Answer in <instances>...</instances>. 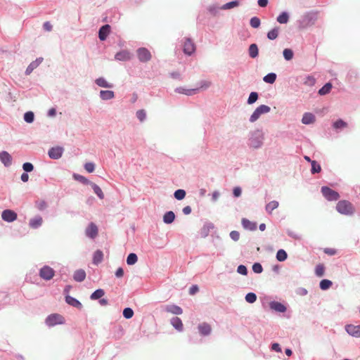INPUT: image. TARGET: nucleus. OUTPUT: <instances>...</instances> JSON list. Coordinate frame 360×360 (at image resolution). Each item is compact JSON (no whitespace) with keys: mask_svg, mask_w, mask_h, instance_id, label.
Masks as SVG:
<instances>
[{"mask_svg":"<svg viewBox=\"0 0 360 360\" xmlns=\"http://www.w3.org/2000/svg\"><path fill=\"white\" fill-rule=\"evenodd\" d=\"M325 266L323 264H319L315 267V274L318 277H322L325 274Z\"/></svg>","mask_w":360,"mask_h":360,"instance_id":"6e6d98bb","label":"nucleus"},{"mask_svg":"<svg viewBox=\"0 0 360 360\" xmlns=\"http://www.w3.org/2000/svg\"><path fill=\"white\" fill-rule=\"evenodd\" d=\"M137 262H138V256L136 253L130 252L127 255V259H126V262H127V265L132 266V265L135 264Z\"/></svg>","mask_w":360,"mask_h":360,"instance_id":"de8ad7c7","label":"nucleus"},{"mask_svg":"<svg viewBox=\"0 0 360 360\" xmlns=\"http://www.w3.org/2000/svg\"><path fill=\"white\" fill-rule=\"evenodd\" d=\"M335 209L338 213L345 216H352L355 212L353 204L347 200H340L336 204Z\"/></svg>","mask_w":360,"mask_h":360,"instance_id":"7ed1b4c3","label":"nucleus"},{"mask_svg":"<svg viewBox=\"0 0 360 360\" xmlns=\"http://www.w3.org/2000/svg\"><path fill=\"white\" fill-rule=\"evenodd\" d=\"M259 94L258 92H257V91L250 92V94H249V96L247 99V101H246L247 104L248 105L254 104L259 99Z\"/></svg>","mask_w":360,"mask_h":360,"instance_id":"49530a36","label":"nucleus"},{"mask_svg":"<svg viewBox=\"0 0 360 360\" xmlns=\"http://www.w3.org/2000/svg\"><path fill=\"white\" fill-rule=\"evenodd\" d=\"M252 270L255 274H259L263 272V266L260 262H255L252 266Z\"/></svg>","mask_w":360,"mask_h":360,"instance_id":"052dcab7","label":"nucleus"},{"mask_svg":"<svg viewBox=\"0 0 360 360\" xmlns=\"http://www.w3.org/2000/svg\"><path fill=\"white\" fill-rule=\"evenodd\" d=\"M86 271L82 269H77L73 274V279L78 283L84 281L86 278Z\"/></svg>","mask_w":360,"mask_h":360,"instance_id":"473e14b6","label":"nucleus"},{"mask_svg":"<svg viewBox=\"0 0 360 360\" xmlns=\"http://www.w3.org/2000/svg\"><path fill=\"white\" fill-rule=\"evenodd\" d=\"M43 223V219L40 215H37L30 219L29 226L34 229H39Z\"/></svg>","mask_w":360,"mask_h":360,"instance_id":"c756f323","label":"nucleus"},{"mask_svg":"<svg viewBox=\"0 0 360 360\" xmlns=\"http://www.w3.org/2000/svg\"><path fill=\"white\" fill-rule=\"evenodd\" d=\"M279 31V27L275 26L266 33L267 39L271 41L275 40L278 37Z\"/></svg>","mask_w":360,"mask_h":360,"instance_id":"ea45409f","label":"nucleus"},{"mask_svg":"<svg viewBox=\"0 0 360 360\" xmlns=\"http://www.w3.org/2000/svg\"><path fill=\"white\" fill-rule=\"evenodd\" d=\"M34 113L31 110L25 112L23 115L24 121L28 124L33 123L34 121Z\"/></svg>","mask_w":360,"mask_h":360,"instance_id":"8fccbe9b","label":"nucleus"},{"mask_svg":"<svg viewBox=\"0 0 360 360\" xmlns=\"http://www.w3.org/2000/svg\"><path fill=\"white\" fill-rule=\"evenodd\" d=\"M345 329L349 335L356 338H360V325L347 324Z\"/></svg>","mask_w":360,"mask_h":360,"instance_id":"f3484780","label":"nucleus"},{"mask_svg":"<svg viewBox=\"0 0 360 360\" xmlns=\"http://www.w3.org/2000/svg\"><path fill=\"white\" fill-rule=\"evenodd\" d=\"M219 10H221L220 7L215 4L210 5L207 8V11H209V13L213 15H216L218 13Z\"/></svg>","mask_w":360,"mask_h":360,"instance_id":"774afa93","label":"nucleus"},{"mask_svg":"<svg viewBox=\"0 0 360 360\" xmlns=\"http://www.w3.org/2000/svg\"><path fill=\"white\" fill-rule=\"evenodd\" d=\"M131 53L127 49H122L117 52L115 55V59L118 61L126 62L130 60Z\"/></svg>","mask_w":360,"mask_h":360,"instance_id":"dca6fc26","label":"nucleus"},{"mask_svg":"<svg viewBox=\"0 0 360 360\" xmlns=\"http://www.w3.org/2000/svg\"><path fill=\"white\" fill-rule=\"evenodd\" d=\"M290 20V13L283 11L279 13V15L276 18V20L280 24H287Z\"/></svg>","mask_w":360,"mask_h":360,"instance_id":"e433bc0d","label":"nucleus"},{"mask_svg":"<svg viewBox=\"0 0 360 360\" xmlns=\"http://www.w3.org/2000/svg\"><path fill=\"white\" fill-rule=\"evenodd\" d=\"M283 56L287 61L291 60L294 57V51L292 49L285 48L283 51Z\"/></svg>","mask_w":360,"mask_h":360,"instance_id":"603ef678","label":"nucleus"},{"mask_svg":"<svg viewBox=\"0 0 360 360\" xmlns=\"http://www.w3.org/2000/svg\"><path fill=\"white\" fill-rule=\"evenodd\" d=\"M257 296L253 292H248L245 296V300L249 304H253L256 302Z\"/></svg>","mask_w":360,"mask_h":360,"instance_id":"5fc2aeb1","label":"nucleus"},{"mask_svg":"<svg viewBox=\"0 0 360 360\" xmlns=\"http://www.w3.org/2000/svg\"><path fill=\"white\" fill-rule=\"evenodd\" d=\"M288 253L284 249L278 250L276 254V259L278 262H285L288 259Z\"/></svg>","mask_w":360,"mask_h":360,"instance_id":"c03bdc74","label":"nucleus"},{"mask_svg":"<svg viewBox=\"0 0 360 360\" xmlns=\"http://www.w3.org/2000/svg\"><path fill=\"white\" fill-rule=\"evenodd\" d=\"M176 219V214L173 211H167L164 213L162 221L165 224H172Z\"/></svg>","mask_w":360,"mask_h":360,"instance_id":"2f4dec72","label":"nucleus"},{"mask_svg":"<svg viewBox=\"0 0 360 360\" xmlns=\"http://www.w3.org/2000/svg\"><path fill=\"white\" fill-rule=\"evenodd\" d=\"M170 323L176 331L182 332L184 330V324L181 319L179 317H172L170 319Z\"/></svg>","mask_w":360,"mask_h":360,"instance_id":"a878e982","label":"nucleus"},{"mask_svg":"<svg viewBox=\"0 0 360 360\" xmlns=\"http://www.w3.org/2000/svg\"><path fill=\"white\" fill-rule=\"evenodd\" d=\"M98 233V229L96 224L94 222H90L85 230V235L91 239L96 238Z\"/></svg>","mask_w":360,"mask_h":360,"instance_id":"4468645a","label":"nucleus"},{"mask_svg":"<svg viewBox=\"0 0 360 360\" xmlns=\"http://www.w3.org/2000/svg\"><path fill=\"white\" fill-rule=\"evenodd\" d=\"M174 92L186 96H193L198 92V88L187 89L184 86H179L174 89Z\"/></svg>","mask_w":360,"mask_h":360,"instance_id":"b1692460","label":"nucleus"},{"mask_svg":"<svg viewBox=\"0 0 360 360\" xmlns=\"http://www.w3.org/2000/svg\"><path fill=\"white\" fill-rule=\"evenodd\" d=\"M136 55L139 60L142 63H146L150 61L152 58L151 53L146 47L138 48L136 49Z\"/></svg>","mask_w":360,"mask_h":360,"instance_id":"1a4fd4ad","label":"nucleus"},{"mask_svg":"<svg viewBox=\"0 0 360 360\" xmlns=\"http://www.w3.org/2000/svg\"><path fill=\"white\" fill-rule=\"evenodd\" d=\"M248 56L250 58L255 59L259 56V47L256 43H252L249 45L248 49Z\"/></svg>","mask_w":360,"mask_h":360,"instance_id":"c85d7f7f","label":"nucleus"},{"mask_svg":"<svg viewBox=\"0 0 360 360\" xmlns=\"http://www.w3.org/2000/svg\"><path fill=\"white\" fill-rule=\"evenodd\" d=\"M332 128L336 131L340 132L347 127L348 123L342 118H338L332 122Z\"/></svg>","mask_w":360,"mask_h":360,"instance_id":"4be33fe9","label":"nucleus"},{"mask_svg":"<svg viewBox=\"0 0 360 360\" xmlns=\"http://www.w3.org/2000/svg\"><path fill=\"white\" fill-rule=\"evenodd\" d=\"M271 111V108L265 104H262L259 105L256 109L253 111L252 115L249 118V121L251 123L256 122L262 115L266 114Z\"/></svg>","mask_w":360,"mask_h":360,"instance_id":"39448f33","label":"nucleus"},{"mask_svg":"<svg viewBox=\"0 0 360 360\" xmlns=\"http://www.w3.org/2000/svg\"><path fill=\"white\" fill-rule=\"evenodd\" d=\"M99 96L103 101H108L115 98V92L112 90H101Z\"/></svg>","mask_w":360,"mask_h":360,"instance_id":"72a5a7b5","label":"nucleus"},{"mask_svg":"<svg viewBox=\"0 0 360 360\" xmlns=\"http://www.w3.org/2000/svg\"><path fill=\"white\" fill-rule=\"evenodd\" d=\"M134 314V310L131 307H125L122 311V316L126 319H130Z\"/></svg>","mask_w":360,"mask_h":360,"instance_id":"4d7b16f0","label":"nucleus"},{"mask_svg":"<svg viewBox=\"0 0 360 360\" xmlns=\"http://www.w3.org/2000/svg\"><path fill=\"white\" fill-rule=\"evenodd\" d=\"M277 79V75L275 72H269L263 77V81L269 84H273Z\"/></svg>","mask_w":360,"mask_h":360,"instance_id":"37998d69","label":"nucleus"},{"mask_svg":"<svg viewBox=\"0 0 360 360\" xmlns=\"http://www.w3.org/2000/svg\"><path fill=\"white\" fill-rule=\"evenodd\" d=\"M264 133L262 129H257L249 132L248 146L254 149H259L263 146Z\"/></svg>","mask_w":360,"mask_h":360,"instance_id":"f257e3e1","label":"nucleus"},{"mask_svg":"<svg viewBox=\"0 0 360 360\" xmlns=\"http://www.w3.org/2000/svg\"><path fill=\"white\" fill-rule=\"evenodd\" d=\"M12 156L6 150L0 152V161L5 167H9L12 164Z\"/></svg>","mask_w":360,"mask_h":360,"instance_id":"6ab92c4d","label":"nucleus"},{"mask_svg":"<svg viewBox=\"0 0 360 360\" xmlns=\"http://www.w3.org/2000/svg\"><path fill=\"white\" fill-rule=\"evenodd\" d=\"M65 301L70 306L75 307L78 309H81L83 307L82 304L79 300L72 296H70L69 294L65 295Z\"/></svg>","mask_w":360,"mask_h":360,"instance_id":"aec40b11","label":"nucleus"},{"mask_svg":"<svg viewBox=\"0 0 360 360\" xmlns=\"http://www.w3.org/2000/svg\"><path fill=\"white\" fill-rule=\"evenodd\" d=\"M34 169V165L30 162H25L22 164V169L27 173L32 172Z\"/></svg>","mask_w":360,"mask_h":360,"instance_id":"69168bd1","label":"nucleus"},{"mask_svg":"<svg viewBox=\"0 0 360 360\" xmlns=\"http://www.w3.org/2000/svg\"><path fill=\"white\" fill-rule=\"evenodd\" d=\"M198 329L200 335L202 337L208 336L212 333L211 326L207 322L199 323L198 326Z\"/></svg>","mask_w":360,"mask_h":360,"instance_id":"a211bd4d","label":"nucleus"},{"mask_svg":"<svg viewBox=\"0 0 360 360\" xmlns=\"http://www.w3.org/2000/svg\"><path fill=\"white\" fill-rule=\"evenodd\" d=\"M84 168L88 173H93L95 171L96 165L93 162H87L84 165Z\"/></svg>","mask_w":360,"mask_h":360,"instance_id":"e2e57ef3","label":"nucleus"},{"mask_svg":"<svg viewBox=\"0 0 360 360\" xmlns=\"http://www.w3.org/2000/svg\"><path fill=\"white\" fill-rule=\"evenodd\" d=\"M242 192H243L242 188L239 186H236L233 188L232 195H233V198H238L241 196Z\"/></svg>","mask_w":360,"mask_h":360,"instance_id":"338daca9","label":"nucleus"},{"mask_svg":"<svg viewBox=\"0 0 360 360\" xmlns=\"http://www.w3.org/2000/svg\"><path fill=\"white\" fill-rule=\"evenodd\" d=\"M56 274V271L49 265H44L39 270V276L44 281L51 280Z\"/></svg>","mask_w":360,"mask_h":360,"instance_id":"0eeeda50","label":"nucleus"},{"mask_svg":"<svg viewBox=\"0 0 360 360\" xmlns=\"http://www.w3.org/2000/svg\"><path fill=\"white\" fill-rule=\"evenodd\" d=\"M103 260V252L101 250H96L94 253H93V257H92V263L94 265H96L98 266V264H100Z\"/></svg>","mask_w":360,"mask_h":360,"instance_id":"7c9ffc66","label":"nucleus"},{"mask_svg":"<svg viewBox=\"0 0 360 360\" xmlns=\"http://www.w3.org/2000/svg\"><path fill=\"white\" fill-rule=\"evenodd\" d=\"M316 122V116L309 112H304L302 117V123L306 125L314 124Z\"/></svg>","mask_w":360,"mask_h":360,"instance_id":"cd10ccee","label":"nucleus"},{"mask_svg":"<svg viewBox=\"0 0 360 360\" xmlns=\"http://www.w3.org/2000/svg\"><path fill=\"white\" fill-rule=\"evenodd\" d=\"M236 271L238 274H239L242 276H247L248 274V267L244 264H239L237 266Z\"/></svg>","mask_w":360,"mask_h":360,"instance_id":"0e129e2a","label":"nucleus"},{"mask_svg":"<svg viewBox=\"0 0 360 360\" xmlns=\"http://www.w3.org/2000/svg\"><path fill=\"white\" fill-rule=\"evenodd\" d=\"M333 285V282L327 278H323L319 282V288L321 290H327Z\"/></svg>","mask_w":360,"mask_h":360,"instance_id":"a18cd8bd","label":"nucleus"},{"mask_svg":"<svg viewBox=\"0 0 360 360\" xmlns=\"http://www.w3.org/2000/svg\"><path fill=\"white\" fill-rule=\"evenodd\" d=\"M215 228H216L215 225L212 222H211V221L205 222L202 227L200 229V230L199 231V235H200V238H207L209 236L210 231L212 230H214Z\"/></svg>","mask_w":360,"mask_h":360,"instance_id":"2eb2a0df","label":"nucleus"},{"mask_svg":"<svg viewBox=\"0 0 360 360\" xmlns=\"http://www.w3.org/2000/svg\"><path fill=\"white\" fill-rule=\"evenodd\" d=\"M333 88V84L330 82L324 84L318 91V94L320 96H325L328 94Z\"/></svg>","mask_w":360,"mask_h":360,"instance_id":"4c0bfd02","label":"nucleus"},{"mask_svg":"<svg viewBox=\"0 0 360 360\" xmlns=\"http://www.w3.org/2000/svg\"><path fill=\"white\" fill-rule=\"evenodd\" d=\"M318 18V12L308 11L297 20L298 27L300 30L306 29L315 24Z\"/></svg>","mask_w":360,"mask_h":360,"instance_id":"f03ea898","label":"nucleus"},{"mask_svg":"<svg viewBox=\"0 0 360 360\" xmlns=\"http://www.w3.org/2000/svg\"><path fill=\"white\" fill-rule=\"evenodd\" d=\"M241 225L245 230L254 231L257 228V224L256 221H250L247 218H242Z\"/></svg>","mask_w":360,"mask_h":360,"instance_id":"5701e85b","label":"nucleus"},{"mask_svg":"<svg viewBox=\"0 0 360 360\" xmlns=\"http://www.w3.org/2000/svg\"><path fill=\"white\" fill-rule=\"evenodd\" d=\"M165 311L167 313H170L174 315H180L183 313L182 308L175 304L166 305L165 307Z\"/></svg>","mask_w":360,"mask_h":360,"instance_id":"393cba45","label":"nucleus"},{"mask_svg":"<svg viewBox=\"0 0 360 360\" xmlns=\"http://www.w3.org/2000/svg\"><path fill=\"white\" fill-rule=\"evenodd\" d=\"M323 196L328 201H336L339 200L340 195L339 193L328 186H323L321 188Z\"/></svg>","mask_w":360,"mask_h":360,"instance_id":"423d86ee","label":"nucleus"},{"mask_svg":"<svg viewBox=\"0 0 360 360\" xmlns=\"http://www.w3.org/2000/svg\"><path fill=\"white\" fill-rule=\"evenodd\" d=\"M196 51V45L190 37H186L183 45V52L186 56H191Z\"/></svg>","mask_w":360,"mask_h":360,"instance_id":"6e6552de","label":"nucleus"},{"mask_svg":"<svg viewBox=\"0 0 360 360\" xmlns=\"http://www.w3.org/2000/svg\"><path fill=\"white\" fill-rule=\"evenodd\" d=\"M44 58L42 57L37 58L31 62L27 67L25 74V75H30L34 70H35L39 65L43 62Z\"/></svg>","mask_w":360,"mask_h":360,"instance_id":"412c9836","label":"nucleus"},{"mask_svg":"<svg viewBox=\"0 0 360 360\" xmlns=\"http://www.w3.org/2000/svg\"><path fill=\"white\" fill-rule=\"evenodd\" d=\"M241 0H233L223 4L220 8L221 10H229L234 8H237L240 6Z\"/></svg>","mask_w":360,"mask_h":360,"instance_id":"58836bf2","label":"nucleus"},{"mask_svg":"<svg viewBox=\"0 0 360 360\" xmlns=\"http://www.w3.org/2000/svg\"><path fill=\"white\" fill-rule=\"evenodd\" d=\"M65 323V318L57 313H53L48 315L45 319V324L48 327H54L57 325H62Z\"/></svg>","mask_w":360,"mask_h":360,"instance_id":"20e7f679","label":"nucleus"},{"mask_svg":"<svg viewBox=\"0 0 360 360\" xmlns=\"http://www.w3.org/2000/svg\"><path fill=\"white\" fill-rule=\"evenodd\" d=\"M269 307L271 310L276 313H285L288 309L286 304L276 300L270 301Z\"/></svg>","mask_w":360,"mask_h":360,"instance_id":"f8f14e48","label":"nucleus"},{"mask_svg":"<svg viewBox=\"0 0 360 360\" xmlns=\"http://www.w3.org/2000/svg\"><path fill=\"white\" fill-rule=\"evenodd\" d=\"M94 83L99 87L105 89H112L114 87V84L112 83L108 82L103 77H99L96 78L94 81Z\"/></svg>","mask_w":360,"mask_h":360,"instance_id":"bb28decb","label":"nucleus"},{"mask_svg":"<svg viewBox=\"0 0 360 360\" xmlns=\"http://www.w3.org/2000/svg\"><path fill=\"white\" fill-rule=\"evenodd\" d=\"M124 333V329L121 326L114 328V338L117 340L120 339Z\"/></svg>","mask_w":360,"mask_h":360,"instance_id":"13d9d810","label":"nucleus"},{"mask_svg":"<svg viewBox=\"0 0 360 360\" xmlns=\"http://www.w3.org/2000/svg\"><path fill=\"white\" fill-rule=\"evenodd\" d=\"M279 205V203L276 200H272L269 202L265 207L266 212L271 214L273 210L276 209Z\"/></svg>","mask_w":360,"mask_h":360,"instance_id":"864d4df0","label":"nucleus"},{"mask_svg":"<svg viewBox=\"0 0 360 360\" xmlns=\"http://www.w3.org/2000/svg\"><path fill=\"white\" fill-rule=\"evenodd\" d=\"M310 172L312 174H319L321 172V166L318 161L314 160L311 162Z\"/></svg>","mask_w":360,"mask_h":360,"instance_id":"09e8293b","label":"nucleus"},{"mask_svg":"<svg viewBox=\"0 0 360 360\" xmlns=\"http://www.w3.org/2000/svg\"><path fill=\"white\" fill-rule=\"evenodd\" d=\"M105 290L102 288H98L95 290L91 295H90V300H97L98 301L103 296L105 295Z\"/></svg>","mask_w":360,"mask_h":360,"instance_id":"a19ab883","label":"nucleus"},{"mask_svg":"<svg viewBox=\"0 0 360 360\" xmlns=\"http://www.w3.org/2000/svg\"><path fill=\"white\" fill-rule=\"evenodd\" d=\"M250 25L252 28H259L261 25V20L257 16H253L250 20Z\"/></svg>","mask_w":360,"mask_h":360,"instance_id":"bf43d9fd","label":"nucleus"},{"mask_svg":"<svg viewBox=\"0 0 360 360\" xmlns=\"http://www.w3.org/2000/svg\"><path fill=\"white\" fill-rule=\"evenodd\" d=\"M174 198L177 200H182L186 195V192L184 189L179 188L174 192Z\"/></svg>","mask_w":360,"mask_h":360,"instance_id":"3c124183","label":"nucleus"},{"mask_svg":"<svg viewBox=\"0 0 360 360\" xmlns=\"http://www.w3.org/2000/svg\"><path fill=\"white\" fill-rule=\"evenodd\" d=\"M72 179L75 181H78V182L82 184L83 185H89L90 186V184L92 182L88 178H86V176H84L83 175H81L79 174H77V173H73L72 174Z\"/></svg>","mask_w":360,"mask_h":360,"instance_id":"f704fd0d","label":"nucleus"},{"mask_svg":"<svg viewBox=\"0 0 360 360\" xmlns=\"http://www.w3.org/2000/svg\"><path fill=\"white\" fill-rule=\"evenodd\" d=\"M64 148L60 146L51 147L48 150V155L52 160L60 159L64 153Z\"/></svg>","mask_w":360,"mask_h":360,"instance_id":"9d476101","label":"nucleus"},{"mask_svg":"<svg viewBox=\"0 0 360 360\" xmlns=\"http://www.w3.org/2000/svg\"><path fill=\"white\" fill-rule=\"evenodd\" d=\"M90 186L92 188L94 193L97 195V197L100 200H103L104 198L105 195H104V193H103L102 189L101 188V187L94 182H91Z\"/></svg>","mask_w":360,"mask_h":360,"instance_id":"79ce46f5","label":"nucleus"},{"mask_svg":"<svg viewBox=\"0 0 360 360\" xmlns=\"http://www.w3.org/2000/svg\"><path fill=\"white\" fill-rule=\"evenodd\" d=\"M1 216L2 220L7 223H12L18 219V214L11 209L4 210Z\"/></svg>","mask_w":360,"mask_h":360,"instance_id":"9b49d317","label":"nucleus"},{"mask_svg":"<svg viewBox=\"0 0 360 360\" xmlns=\"http://www.w3.org/2000/svg\"><path fill=\"white\" fill-rule=\"evenodd\" d=\"M111 32V26L109 24H105L98 29V37L100 41H105Z\"/></svg>","mask_w":360,"mask_h":360,"instance_id":"ddd939ff","label":"nucleus"},{"mask_svg":"<svg viewBox=\"0 0 360 360\" xmlns=\"http://www.w3.org/2000/svg\"><path fill=\"white\" fill-rule=\"evenodd\" d=\"M136 116L141 122H143L146 120V112L144 109L138 110Z\"/></svg>","mask_w":360,"mask_h":360,"instance_id":"680f3d73","label":"nucleus"},{"mask_svg":"<svg viewBox=\"0 0 360 360\" xmlns=\"http://www.w3.org/2000/svg\"><path fill=\"white\" fill-rule=\"evenodd\" d=\"M300 78H302V83L308 86H314L316 82V78L311 75L300 76Z\"/></svg>","mask_w":360,"mask_h":360,"instance_id":"c9c22d12","label":"nucleus"}]
</instances>
